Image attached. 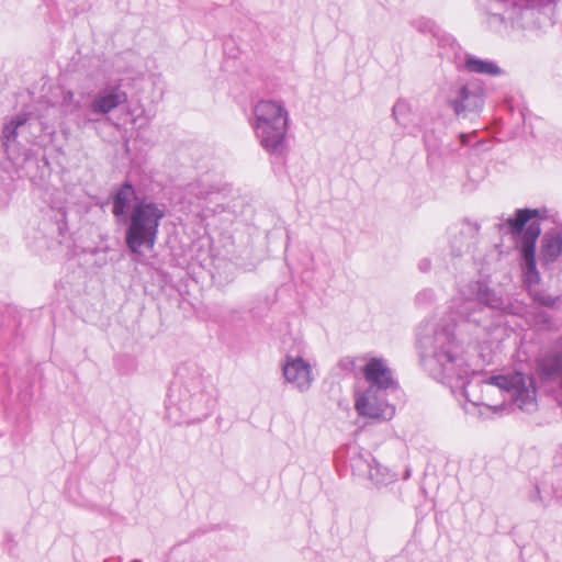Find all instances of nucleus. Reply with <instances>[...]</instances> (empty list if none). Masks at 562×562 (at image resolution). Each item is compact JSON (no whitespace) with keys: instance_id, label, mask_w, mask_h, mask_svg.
<instances>
[{"instance_id":"obj_1","label":"nucleus","mask_w":562,"mask_h":562,"mask_svg":"<svg viewBox=\"0 0 562 562\" xmlns=\"http://www.w3.org/2000/svg\"><path fill=\"white\" fill-rule=\"evenodd\" d=\"M418 342L428 357L427 366L434 379L453 392L460 390L474 406H483L495 414L503 412L508 402L522 412L537 409L536 389L531 379L522 373L470 380L475 370L452 327L426 322L419 327Z\"/></svg>"},{"instance_id":"obj_2","label":"nucleus","mask_w":562,"mask_h":562,"mask_svg":"<svg viewBox=\"0 0 562 562\" xmlns=\"http://www.w3.org/2000/svg\"><path fill=\"white\" fill-rule=\"evenodd\" d=\"M450 310L473 326L475 339L488 340L499 329L504 307L502 297L481 282H471L461 288L450 302Z\"/></svg>"},{"instance_id":"obj_3","label":"nucleus","mask_w":562,"mask_h":562,"mask_svg":"<svg viewBox=\"0 0 562 562\" xmlns=\"http://www.w3.org/2000/svg\"><path fill=\"white\" fill-rule=\"evenodd\" d=\"M252 128L260 146L281 156L288 148L289 112L280 101L261 100L254 108Z\"/></svg>"},{"instance_id":"obj_4","label":"nucleus","mask_w":562,"mask_h":562,"mask_svg":"<svg viewBox=\"0 0 562 562\" xmlns=\"http://www.w3.org/2000/svg\"><path fill=\"white\" fill-rule=\"evenodd\" d=\"M165 205L149 200L137 201L131 209L125 243L127 248L136 255L151 250L158 236L160 221L165 217Z\"/></svg>"},{"instance_id":"obj_5","label":"nucleus","mask_w":562,"mask_h":562,"mask_svg":"<svg viewBox=\"0 0 562 562\" xmlns=\"http://www.w3.org/2000/svg\"><path fill=\"white\" fill-rule=\"evenodd\" d=\"M389 391L368 390L358 393L355 401V408L360 416L375 419L389 420L395 414V408L387 401Z\"/></svg>"},{"instance_id":"obj_6","label":"nucleus","mask_w":562,"mask_h":562,"mask_svg":"<svg viewBox=\"0 0 562 562\" xmlns=\"http://www.w3.org/2000/svg\"><path fill=\"white\" fill-rule=\"evenodd\" d=\"M281 370L285 382L302 393L307 392L315 381L312 363L299 355L288 353Z\"/></svg>"},{"instance_id":"obj_7","label":"nucleus","mask_w":562,"mask_h":562,"mask_svg":"<svg viewBox=\"0 0 562 562\" xmlns=\"http://www.w3.org/2000/svg\"><path fill=\"white\" fill-rule=\"evenodd\" d=\"M448 101L457 115L479 112L483 106L482 91L477 87L458 82L451 87Z\"/></svg>"},{"instance_id":"obj_8","label":"nucleus","mask_w":562,"mask_h":562,"mask_svg":"<svg viewBox=\"0 0 562 562\" xmlns=\"http://www.w3.org/2000/svg\"><path fill=\"white\" fill-rule=\"evenodd\" d=\"M368 390L390 391L394 390L396 382L387 362L382 358H369L362 368Z\"/></svg>"},{"instance_id":"obj_9","label":"nucleus","mask_w":562,"mask_h":562,"mask_svg":"<svg viewBox=\"0 0 562 562\" xmlns=\"http://www.w3.org/2000/svg\"><path fill=\"white\" fill-rule=\"evenodd\" d=\"M540 235V226L536 222H531L522 238L521 255L524 259V271L526 281L529 284L538 283L540 277L536 268V241Z\"/></svg>"},{"instance_id":"obj_10","label":"nucleus","mask_w":562,"mask_h":562,"mask_svg":"<svg viewBox=\"0 0 562 562\" xmlns=\"http://www.w3.org/2000/svg\"><path fill=\"white\" fill-rule=\"evenodd\" d=\"M127 101V94L119 86H109L99 91L90 103V111L97 115H106Z\"/></svg>"},{"instance_id":"obj_11","label":"nucleus","mask_w":562,"mask_h":562,"mask_svg":"<svg viewBox=\"0 0 562 562\" xmlns=\"http://www.w3.org/2000/svg\"><path fill=\"white\" fill-rule=\"evenodd\" d=\"M361 467L367 469L368 479L376 486L387 485L397 480V475L395 473L378 463L374 459L371 461L362 459L356 460L355 468L360 469Z\"/></svg>"},{"instance_id":"obj_12","label":"nucleus","mask_w":562,"mask_h":562,"mask_svg":"<svg viewBox=\"0 0 562 562\" xmlns=\"http://www.w3.org/2000/svg\"><path fill=\"white\" fill-rule=\"evenodd\" d=\"M29 120L30 115L27 113H19L4 124L2 130V145L8 154L11 144L16 140L19 133L26 127Z\"/></svg>"},{"instance_id":"obj_13","label":"nucleus","mask_w":562,"mask_h":562,"mask_svg":"<svg viewBox=\"0 0 562 562\" xmlns=\"http://www.w3.org/2000/svg\"><path fill=\"white\" fill-rule=\"evenodd\" d=\"M562 254V237L557 233H548L543 236L540 260L544 265L555 261Z\"/></svg>"},{"instance_id":"obj_14","label":"nucleus","mask_w":562,"mask_h":562,"mask_svg":"<svg viewBox=\"0 0 562 562\" xmlns=\"http://www.w3.org/2000/svg\"><path fill=\"white\" fill-rule=\"evenodd\" d=\"M468 71L487 76H499L502 69L493 61L468 56L464 61Z\"/></svg>"},{"instance_id":"obj_15","label":"nucleus","mask_w":562,"mask_h":562,"mask_svg":"<svg viewBox=\"0 0 562 562\" xmlns=\"http://www.w3.org/2000/svg\"><path fill=\"white\" fill-rule=\"evenodd\" d=\"M135 196V191L131 184H124L113 198L112 212L115 216H121L126 213L132 200Z\"/></svg>"},{"instance_id":"obj_16","label":"nucleus","mask_w":562,"mask_h":562,"mask_svg":"<svg viewBox=\"0 0 562 562\" xmlns=\"http://www.w3.org/2000/svg\"><path fill=\"white\" fill-rule=\"evenodd\" d=\"M538 210H518L515 217L507 220V225L514 233L522 231L525 225L538 215Z\"/></svg>"},{"instance_id":"obj_17","label":"nucleus","mask_w":562,"mask_h":562,"mask_svg":"<svg viewBox=\"0 0 562 562\" xmlns=\"http://www.w3.org/2000/svg\"><path fill=\"white\" fill-rule=\"evenodd\" d=\"M61 105L69 113L78 111L81 108L80 101L75 98V93L70 90L64 92Z\"/></svg>"},{"instance_id":"obj_18","label":"nucleus","mask_w":562,"mask_h":562,"mask_svg":"<svg viewBox=\"0 0 562 562\" xmlns=\"http://www.w3.org/2000/svg\"><path fill=\"white\" fill-rule=\"evenodd\" d=\"M408 110H409V106H408L407 102H405L403 100H398L392 109V115L397 123H402V121H403L405 114L408 112Z\"/></svg>"},{"instance_id":"obj_19","label":"nucleus","mask_w":562,"mask_h":562,"mask_svg":"<svg viewBox=\"0 0 562 562\" xmlns=\"http://www.w3.org/2000/svg\"><path fill=\"white\" fill-rule=\"evenodd\" d=\"M535 299L537 302L544 306H553L555 305L557 302L555 297H552L551 295L547 294H537Z\"/></svg>"},{"instance_id":"obj_20","label":"nucleus","mask_w":562,"mask_h":562,"mask_svg":"<svg viewBox=\"0 0 562 562\" xmlns=\"http://www.w3.org/2000/svg\"><path fill=\"white\" fill-rule=\"evenodd\" d=\"M536 323L538 325H547L549 324V316L543 312H539L536 316Z\"/></svg>"},{"instance_id":"obj_21","label":"nucleus","mask_w":562,"mask_h":562,"mask_svg":"<svg viewBox=\"0 0 562 562\" xmlns=\"http://www.w3.org/2000/svg\"><path fill=\"white\" fill-rule=\"evenodd\" d=\"M419 270L423 272H427L430 270L431 262L428 258H424L418 263Z\"/></svg>"},{"instance_id":"obj_22","label":"nucleus","mask_w":562,"mask_h":562,"mask_svg":"<svg viewBox=\"0 0 562 562\" xmlns=\"http://www.w3.org/2000/svg\"><path fill=\"white\" fill-rule=\"evenodd\" d=\"M469 137H470L469 135L462 134V135L460 136V138H461V143H462L463 145L468 144V143H469Z\"/></svg>"},{"instance_id":"obj_23","label":"nucleus","mask_w":562,"mask_h":562,"mask_svg":"<svg viewBox=\"0 0 562 562\" xmlns=\"http://www.w3.org/2000/svg\"><path fill=\"white\" fill-rule=\"evenodd\" d=\"M340 363H341V366H345V367H347V366H349V364L351 366V364H352V360H350V359H345V360H342Z\"/></svg>"},{"instance_id":"obj_24","label":"nucleus","mask_w":562,"mask_h":562,"mask_svg":"<svg viewBox=\"0 0 562 562\" xmlns=\"http://www.w3.org/2000/svg\"><path fill=\"white\" fill-rule=\"evenodd\" d=\"M411 476V470L407 469L404 474V479L407 480Z\"/></svg>"}]
</instances>
